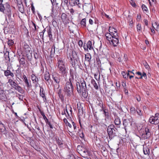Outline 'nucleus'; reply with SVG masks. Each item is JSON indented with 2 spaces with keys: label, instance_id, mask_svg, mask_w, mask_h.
<instances>
[{
  "label": "nucleus",
  "instance_id": "55",
  "mask_svg": "<svg viewBox=\"0 0 159 159\" xmlns=\"http://www.w3.org/2000/svg\"><path fill=\"white\" fill-rule=\"evenodd\" d=\"M70 12L71 13V14L72 15H73V14H74V9H72V8H71V9H70Z\"/></svg>",
  "mask_w": 159,
  "mask_h": 159
},
{
  "label": "nucleus",
  "instance_id": "54",
  "mask_svg": "<svg viewBox=\"0 0 159 159\" xmlns=\"http://www.w3.org/2000/svg\"><path fill=\"white\" fill-rule=\"evenodd\" d=\"M17 2V4L19 5H22L21 4L22 3V2L21 1V0H16Z\"/></svg>",
  "mask_w": 159,
  "mask_h": 159
},
{
  "label": "nucleus",
  "instance_id": "20",
  "mask_svg": "<svg viewBox=\"0 0 159 159\" xmlns=\"http://www.w3.org/2000/svg\"><path fill=\"white\" fill-rule=\"evenodd\" d=\"M109 33H108V34H114L115 33H117V30H116L113 28H111L110 27H109Z\"/></svg>",
  "mask_w": 159,
  "mask_h": 159
},
{
  "label": "nucleus",
  "instance_id": "26",
  "mask_svg": "<svg viewBox=\"0 0 159 159\" xmlns=\"http://www.w3.org/2000/svg\"><path fill=\"white\" fill-rule=\"evenodd\" d=\"M84 148H85L82 146L80 145H78L77 147V150L78 151H79V152H78L80 154L83 152Z\"/></svg>",
  "mask_w": 159,
  "mask_h": 159
},
{
  "label": "nucleus",
  "instance_id": "36",
  "mask_svg": "<svg viewBox=\"0 0 159 159\" xmlns=\"http://www.w3.org/2000/svg\"><path fill=\"white\" fill-rule=\"evenodd\" d=\"M81 154L84 155H87L88 154V151L85 148L83 152H82Z\"/></svg>",
  "mask_w": 159,
  "mask_h": 159
},
{
  "label": "nucleus",
  "instance_id": "10",
  "mask_svg": "<svg viewBox=\"0 0 159 159\" xmlns=\"http://www.w3.org/2000/svg\"><path fill=\"white\" fill-rule=\"evenodd\" d=\"M58 71L63 76H66L67 73L65 66L58 67Z\"/></svg>",
  "mask_w": 159,
  "mask_h": 159
},
{
  "label": "nucleus",
  "instance_id": "58",
  "mask_svg": "<svg viewBox=\"0 0 159 159\" xmlns=\"http://www.w3.org/2000/svg\"><path fill=\"white\" fill-rule=\"evenodd\" d=\"M102 150L103 151V152H105L107 151V149L106 148L104 147H102L101 148Z\"/></svg>",
  "mask_w": 159,
  "mask_h": 159
},
{
  "label": "nucleus",
  "instance_id": "47",
  "mask_svg": "<svg viewBox=\"0 0 159 159\" xmlns=\"http://www.w3.org/2000/svg\"><path fill=\"white\" fill-rule=\"evenodd\" d=\"M136 111L138 114L139 116H141L142 115L141 111L139 109H137L136 110Z\"/></svg>",
  "mask_w": 159,
  "mask_h": 159
},
{
  "label": "nucleus",
  "instance_id": "4",
  "mask_svg": "<svg viewBox=\"0 0 159 159\" xmlns=\"http://www.w3.org/2000/svg\"><path fill=\"white\" fill-rule=\"evenodd\" d=\"M69 82L66 83L65 87L64 88V91L68 96L70 97L73 94L74 87L70 81V79H69Z\"/></svg>",
  "mask_w": 159,
  "mask_h": 159
},
{
  "label": "nucleus",
  "instance_id": "41",
  "mask_svg": "<svg viewBox=\"0 0 159 159\" xmlns=\"http://www.w3.org/2000/svg\"><path fill=\"white\" fill-rule=\"evenodd\" d=\"M13 43L14 42L11 40H9L7 42V44L10 46H12L13 45Z\"/></svg>",
  "mask_w": 159,
  "mask_h": 159
},
{
  "label": "nucleus",
  "instance_id": "23",
  "mask_svg": "<svg viewBox=\"0 0 159 159\" xmlns=\"http://www.w3.org/2000/svg\"><path fill=\"white\" fill-rule=\"evenodd\" d=\"M23 77L24 78V81L25 83V85L26 86L27 89L29 90V84L28 80L25 75L23 76Z\"/></svg>",
  "mask_w": 159,
  "mask_h": 159
},
{
  "label": "nucleus",
  "instance_id": "1",
  "mask_svg": "<svg viewBox=\"0 0 159 159\" xmlns=\"http://www.w3.org/2000/svg\"><path fill=\"white\" fill-rule=\"evenodd\" d=\"M76 89L79 93H81L82 96L86 98L88 96L87 87L86 82L84 79H81L80 82H77L76 84Z\"/></svg>",
  "mask_w": 159,
  "mask_h": 159
},
{
  "label": "nucleus",
  "instance_id": "57",
  "mask_svg": "<svg viewBox=\"0 0 159 159\" xmlns=\"http://www.w3.org/2000/svg\"><path fill=\"white\" fill-rule=\"evenodd\" d=\"M80 137L82 138H84V133L82 132L80 134Z\"/></svg>",
  "mask_w": 159,
  "mask_h": 159
},
{
  "label": "nucleus",
  "instance_id": "39",
  "mask_svg": "<svg viewBox=\"0 0 159 159\" xmlns=\"http://www.w3.org/2000/svg\"><path fill=\"white\" fill-rule=\"evenodd\" d=\"M142 10L144 11H147L148 10V8L145 5H143L142 6Z\"/></svg>",
  "mask_w": 159,
  "mask_h": 159
},
{
  "label": "nucleus",
  "instance_id": "25",
  "mask_svg": "<svg viewBox=\"0 0 159 159\" xmlns=\"http://www.w3.org/2000/svg\"><path fill=\"white\" fill-rule=\"evenodd\" d=\"M15 89L16 90H17L20 93H23V90L22 89V88L20 86L18 85V84L16 86V87L15 88Z\"/></svg>",
  "mask_w": 159,
  "mask_h": 159
},
{
  "label": "nucleus",
  "instance_id": "33",
  "mask_svg": "<svg viewBox=\"0 0 159 159\" xmlns=\"http://www.w3.org/2000/svg\"><path fill=\"white\" fill-rule=\"evenodd\" d=\"M1 125V126H0V131L1 132H3L6 130V128L4 125Z\"/></svg>",
  "mask_w": 159,
  "mask_h": 159
},
{
  "label": "nucleus",
  "instance_id": "52",
  "mask_svg": "<svg viewBox=\"0 0 159 159\" xmlns=\"http://www.w3.org/2000/svg\"><path fill=\"white\" fill-rule=\"evenodd\" d=\"M70 73L72 78L73 79L74 78V74L71 69L70 70Z\"/></svg>",
  "mask_w": 159,
  "mask_h": 159
},
{
  "label": "nucleus",
  "instance_id": "19",
  "mask_svg": "<svg viewBox=\"0 0 159 159\" xmlns=\"http://www.w3.org/2000/svg\"><path fill=\"white\" fill-rule=\"evenodd\" d=\"M91 84L93 85L94 88L96 90H98V86L97 84L96 83L95 81L93 79H92L91 81Z\"/></svg>",
  "mask_w": 159,
  "mask_h": 159
},
{
  "label": "nucleus",
  "instance_id": "61",
  "mask_svg": "<svg viewBox=\"0 0 159 159\" xmlns=\"http://www.w3.org/2000/svg\"><path fill=\"white\" fill-rule=\"evenodd\" d=\"M144 23H145V25H148V21L146 19H145L144 20Z\"/></svg>",
  "mask_w": 159,
  "mask_h": 159
},
{
  "label": "nucleus",
  "instance_id": "15",
  "mask_svg": "<svg viewBox=\"0 0 159 159\" xmlns=\"http://www.w3.org/2000/svg\"><path fill=\"white\" fill-rule=\"evenodd\" d=\"M8 83H9L11 87L14 88H16V86L18 84L15 81H13L11 79H9L8 80Z\"/></svg>",
  "mask_w": 159,
  "mask_h": 159
},
{
  "label": "nucleus",
  "instance_id": "60",
  "mask_svg": "<svg viewBox=\"0 0 159 159\" xmlns=\"http://www.w3.org/2000/svg\"><path fill=\"white\" fill-rule=\"evenodd\" d=\"M89 21L90 24L92 25L93 24V21L91 19H89Z\"/></svg>",
  "mask_w": 159,
  "mask_h": 159
},
{
  "label": "nucleus",
  "instance_id": "18",
  "mask_svg": "<svg viewBox=\"0 0 159 159\" xmlns=\"http://www.w3.org/2000/svg\"><path fill=\"white\" fill-rule=\"evenodd\" d=\"M143 152L144 154L148 156L150 154V149L147 146L143 147Z\"/></svg>",
  "mask_w": 159,
  "mask_h": 159
},
{
  "label": "nucleus",
  "instance_id": "40",
  "mask_svg": "<svg viewBox=\"0 0 159 159\" xmlns=\"http://www.w3.org/2000/svg\"><path fill=\"white\" fill-rule=\"evenodd\" d=\"M137 28L138 32H140L141 30V27L140 24H138L137 26Z\"/></svg>",
  "mask_w": 159,
  "mask_h": 159
},
{
  "label": "nucleus",
  "instance_id": "46",
  "mask_svg": "<svg viewBox=\"0 0 159 159\" xmlns=\"http://www.w3.org/2000/svg\"><path fill=\"white\" fill-rule=\"evenodd\" d=\"M130 113L132 114H134L135 113V109L134 107H131L130 108Z\"/></svg>",
  "mask_w": 159,
  "mask_h": 159
},
{
  "label": "nucleus",
  "instance_id": "17",
  "mask_svg": "<svg viewBox=\"0 0 159 159\" xmlns=\"http://www.w3.org/2000/svg\"><path fill=\"white\" fill-rule=\"evenodd\" d=\"M114 123L116 125H117L118 127H120V120L118 116H116L115 117Z\"/></svg>",
  "mask_w": 159,
  "mask_h": 159
},
{
  "label": "nucleus",
  "instance_id": "53",
  "mask_svg": "<svg viewBox=\"0 0 159 159\" xmlns=\"http://www.w3.org/2000/svg\"><path fill=\"white\" fill-rule=\"evenodd\" d=\"M78 44L80 46L82 47L83 45V42L82 40H80L79 41Z\"/></svg>",
  "mask_w": 159,
  "mask_h": 159
},
{
  "label": "nucleus",
  "instance_id": "51",
  "mask_svg": "<svg viewBox=\"0 0 159 159\" xmlns=\"http://www.w3.org/2000/svg\"><path fill=\"white\" fill-rule=\"evenodd\" d=\"M31 10L34 13L35 12V8L32 3L31 4Z\"/></svg>",
  "mask_w": 159,
  "mask_h": 159
},
{
  "label": "nucleus",
  "instance_id": "27",
  "mask_svg": "<svg viewBox=\"0 0 159 159\" xmlns=\"http://www.w3.org/2000/svg\"><path fill=\"white\" fill-rule=\"evenodd\" d=\"M85 60L86 61H87L88 62H90V61L91 56L89 53H88L85 54Z\"/></svg>",
  "mask_w": 159,
  "mask_h": 159
},
{
  "label": "nucleus",
  "instance_id": "14",
  "mask_svg": "<svg viewBox=\"0 0 159 159\" xmlns=\"http://www.w3.org/2000/svg\"><path fill=\"white\" fill-rule=\"evenodd\" d=\"M4 74L6 76H11L12 77L14 76L13 73L11 71L8 67L7 68V70H4Z\"/></svg>",
  "mask_w": 159,
  "mask_h": 159
},
{
  "label": "nucleus",
  "instance_id": "38",
  "mask_svg": "<svg viewBox=\"0 0 159 159\" xmlns=\"http://www.w3.org/2000/svg\"><path fill=\"white\" fill-rule=\"evenodd\" d=\"M57 142L58 145H61L63 144L62 141L61 140H60L59 139H58L57 140Z\"/></svg>",
  "mask_w": 159,
  "mask_h": 159
},
{
  "label": "nucleus",
  "instance_id": "62",
  "mask_svg": "<svg viewBox=\"0 0 159 159\" xmlns=\"http://www.w3.org/2000/svg\"><path fill=\"white\" fill-rule=\"evenodd\" d=\"M97 75L95 74L94 75V77H95V79L97 80H99V79H100V77H98V78H97Z\"/></svg>",
  "mask_w": 159,
  "mask_h": 159
},
{
  "label": "nucleus",
  "instance_id": "22",
  "mask_svg": "<svg viewBox=\"0 0 159 159\" xmlns=\"http://www.w3.org/2000/svg\"><path fill=\"white\" fill-rule=\"evenodd\" d=\"M87 48H89L90 50H93V48L92 46V43L90 40L87 43Z\"/></svg>",
  "mask_w": 159,
  "mask_h": 159
},
{
  "label": "nucleus",
  "instance_id": "24",
  "mask_svg": "<svg viewBox=\"0 0 159 159\" xmlns=\"http://www.w3.org/2000/svg\"><path fill=\"white\" fill-rule=\"evenodd\" d=\"M31 80L33 83H37L38 81V78L34 74L32 75H31Z\"/></svg>",
  "mask_w": 159,
  "mask_h": 159
},
{
  "label": "nucleus",
  "instance_id": "16",
  "mask_svg": "<svg viewBox=\"0 0 159 159\" xmlns=\"http://www.w3.org/2000/svg\"><path fill=\"white\" fill-rule=\"evenodd\" d=\"M47 31L48 33V37L49 38V39L50 40H51V39H52V29H51V27L50 26L47 27Z\"/></svg>",
  "mask_w": 159,
  "mask_h": 159
},
{
  "label": "nucleus",
  "instance_id": "5",
  "mask_svg": "<svg viewBox=\"0 0 159 159\" xmlns=\"http://www.w3.org/2000/svg\"><path fill=\"white\" fill-rule=\"evenodd\" d=\"M128 116L126 119L123 120V125L125 130H126V127L131 126L132 124L133 119L132 117L129 115H128Z\"/></svg>",
  "mask_w": 159,
  "mask_h": 159
},
{
  "label": "nucleus",
  "instance_id": "45",
  "mask_svg": "<svg viewBox=\"0 0 159 159\" xmlns=\"http://www.w3.org/2000/svg\"><path fill=\"white\" fill-rule=\"evenodd\" d=\"M123 77L125 78H128L127 75L126 74V73L125 71H123L121 73Z\"/></svg>",
  "mask_w": 159,
  "mask_h": 159
},
{
  "label": "nucleus",
  "instance_id": "30",
  "mask_svg": "<svg viewBox=\"0 0 159 159\" xmlns=\"http://www.w3.org/2000/svg\"><path fill=\"white\" fill-rule=\"evenodd\" d=\"M16 73H15L16 76L19 79V77H20L21 74V71L20 70L18 69L16 70Z\"/></svg>",
  "mask_w": 159,
  "mask_h": 159
},
{
  "label": "nucleus",
  "instance_id": "12",
  "mask_svg": "<svg viewBox=\"0 0 159 159\" xmlns=\"http://www.w3.org/2000/svg\"><path fill=\"white\" fill-rule=\"evenodd\" d=\"M57 60L58 67L65 66L64 59L63 58L59 57Z\"/></svg>",
  "mask_w": 159,
  "mask_h": 159
},
{
  "label": "nucleus",
  "instance_id": "64",
  "mask_svg": "<svg viewBox=\"0 0 159 159\" xmlns=\"http://www.w3.org/2000/svg\"><path fill=\"white\" fill-rule=\"evenodd\" d=\"M20 100H22L23 99V97L22 95H20L19 98Z\"/></svg>",
  "mask_w": 159,
  "mask_h": 159
},
{
  "label": "nucleus",
  "instance_id": "50",
  "mask_svg": "<svg viewBox=\"0 0 159 159\" xmlns=\"http://www.w3.org/2000/svg\"><path fill=\"white\" fill-rule=\"evenodd\" d=\"M46 123L49 125L51 129H53V126L51 124V123L49 121H48V122H46Z\"/></svg>",
  "mask_w": 159,
  "mask_h": 159
},
{
  "label": "nucleus",
  "instance_id": "8",
  "mask_svg": "<svg viewBox=\"0 0 159 159\" xmlns=\"http://www.w3.org/2000/svg\"><path fill=\"white\" fill-rule=\"evenodd\" d=\"M62 75H60L58 73H55L52 75V79L54 82L58 84V87H59V84L61 81Z\"/></svg>",
  "mask_w": 159,
  "mask_h": 159
},
{
  "label": "nucleus",
  "instance_id": "63",
  "mask_svg": "<svg viewBox=\"0 0 159 159\" xmlns=\"http://www.w3.org/2000/svg\"><path fill=\"white\" fill-rule=\"evenodd\" d=\"M118 61L120 62H122L123 63V60L121 59V58L120 57H119L118 58Z\"/></svg>",
  "mask_w": 159,
  "mask_h": 159
},
{
  "label": "nucleus",
  "instance_id": "34",
  "mask_svg": "<svg viewBox=\"0 0 159 159\" xmlns=\"http://www.w3.org/2000/svg\"><path fill=\"white\" fill-rule=\"evenodd\" d=\"M41 115L43 116V118L45 120V122H48V120L47 118L45 116V115H44V113L43 112H41Z\"/></svg>",
  "mask_w": 159,
  "mask_h": 159
},
{
  "label": "nucleus",
  "instance_id": "11",
  "mask_svg": "<svg viewBox=\"0 0 159 159\" xmlns=\"http://www.w3.org/2000/svg\"><path fill=\"white\" fill-rule=\"evenodd\" d=\"M69 3L72 6L77 5L79 8H81L82 6L84 7V6L80 3V0H70Z\"/></svg>",
  "mask_w": 159,
  "mask_h": 159
},
{
  "label": "nucleus",
  "instance_id": "37",
  "mask_svg": "<svg viewBox=\"0 0 159 159\" xmlns=\"http://www.w3.org/2000/svg\"><path fill=\"white\" fill-rule=\"evenodd\" d=\"M67 17V15L65 13H63L61 15V19L62 20H65Z\"/></svg>",
  "mask_w": 159,
  "mask_h": 159
},
{
  "label": "nucleus",
  "instance_id": "56",
  "mask_svg": "<svg viewBox=\"0 0 159 159\" xmlns=\"http://www.w3.org/2000/svg\"><path fill=\"white\" fill-rule=\"evenodd\" d=\"M142 75L143 77L145 79H146L147 78V76L146 74L143 72V74H142Z\"/></svg>",
  "mask_w": 159,
  "mask_h": 159
},
{
  "label": "nucleus",
  "instance_id": "31",
  "mask_svg": "<svg viewBox=\"0 0 159 159\" xmlns=\"http://www.w3.org/2000/svg\"><path fill=\"white\" fill-rule=\"evenodd\" d=\"M32 29L34 30H36L37 28H38V27L34 23L33 21H32Z\"/></svg>",
  "mask_w": 159,
  "mask_h": 159
},
{
  "label": "nucleus",
  "instance_id": "48",
  "mask_svg": "<svg viewBox=\"0 0 159 159\" xmlns=\"http://www.w3.org/2000/svg\"><path fill=\"white\" fill-rule=\"evenodd\" d=\"M55 46H52L51 48V54H52L53 52L54 53L55 52Z\"/></svg>",
  "mask_w": 159,
  "mask_h": 159
},
{
  "label": "nucleus",
  "instance_id": "9",
  "mask_svg": "<svg viewBox=\"0 0 159 159\" xmlns=\"http://www.w3.org/2000/svg\"><path fill=\"white\" fill-rule=\"evenodd\" d=\"M70 58L71 63L72 66H73V65H75V60L77 61V59L78 58V56L77 53L75 51H72L71 54L70 56Z\"/></svg>",
  "mask_w": 159,
  "mask_h": 159
},
{
  "label": "nucleus",
  "instance_id": "13",
  "mask_svg": "<svg viewBox=\"0 0 159 159\" xmlns=\"http://www.w3.org/2000/svg\"><path fill=\"white\" fill-rule=\"evenodd\" d=\"M101 107H102V109L100 110V111H103V113L105 115V116L106 117L105 119V120H106V119H108L109 117V112H108V111L107 110H106L104 108L103 105L102 104H101Z\"/></svg>",
  "mask_w": 159,
  "mask_h": 159
},
{
  "label": "nucleus",
  "instance_id": "29",
  "mask_svg": "<svg viewBox=\"0 0 159 159\" xmlns=\"http://www.w3.org/2000/svg\"><path fill=\"white\" fill-rule=\"evenodd\" d=\"M80 24L82 25V27L83 28H84L86 27V19L85 18H84L80 22Z\"/></svg>",
  "mask_w": 159,
  "mask_h": 159
},
{
  "label": "nucleus",
  "instance_id": "43",
  "mask_svg": "<svg viewBox=\"0 0 159 159\" xmlns=\"http://www.w3.org/2000/svg\"><path fill=\"white\" fill-rule=\"evenodd\" d=\"M18 7L19 11L21 13H22L24 11V9L23 8V5H22L20 6H18Z\"/></svg>",
  "mask_w": 159,
  "mask_h": 159
},
{
  "label": "nucleus",
  "instance_id": "44",
  "mask_svg": "<svg viewBox=\"0 0 159 159\" xmlns=\"http://www.w3.org/2000/svg\"><path fill=\"white\" fill-rule=\"evenodd\" d=\"M143 65L145 66V67L146 68V69H148L149 68H150L149 66V65L148 64V63L146 62H145L143 63Z\"/></svg>",
  "mask_w": 159,
  "mask_h": 159
},
{
  "label": "nucleus",
  "instance_id": "3",
  "mask_svg": "<svg viewBox=\"0 0 159 159\" xmlns=\"http://www.w3.org/2000/svg\"><path fill=\"white\" fill-rule=\"evenodd\" d=\"M117 129L113 125H110L108 126L107 131L110 140L113 139L117 136Z\"/></svg>",
  "mask_w": 159,
  "mask_h": 159
},
{
  "label": "nucleus",
  "instance_id": "35",
  "mask_svg": "<svg viewBox=\"0 0 159 159\" xmlns=\"http://www.w3.org/2000/svg\"><path fill=\"white\" fill-rule=\"evenodd\" d=\"M5 10V7L4 6L3 4H0V11L3 12H4Z\"/></svg>",
  "mask_w": 159,
  "mask_h": 159
},
{
  "label": "nucleus",
  "instance_id": "59",
  "mask_svg": "<svg viewBox=\"0 0 159 159\" xmlns=\"http://www.w3.org/2000/svg\"><path fill=\"white\" fill-rule=\"evenodd\" d=\"M88 86L87 87V90L88 89H89L90 88H92L90 86V84L89 83H88Z\"/></svg>",
  "mask_w": 159,
  "mask_h": 159
},
{
  "label": "nucleus",
  "instance_id": "32",
  "mask_svg": "<svg viewBox=\"0 0 159 159\" xmlns=\"http://www.w3.org/2000/svg\"><path fill=\"white\" fill-rule=\"evenodd\" d=\"M122 60L123 63H124V62H126L128 60V57L126 54H124Z\"/></svg>",
  "mask_w": 159,
  "mask_h": 159
},
{
  "label": "nucleus",
  "instance_id": "49",
  "mask_svg": "<svg viewBox=\"0 0 159 159\" xmlns=\"http://www.w3.org/2000/svg\"><path fill=\"white\" fill-rule=\"evenodd\" d=\"M68 159H75V158L74 155H71L69 156Z\"/></svg>",
  "mask_w": 159,
  "mask_h": 159
},
{
  "label": "nucleus",
  "instance_id": "2",
  "mask_svg": "<svg viewBox=\"0 0 159 159\" xmlns=\"http://www.w3.org/2000/svg\"><path fill=\"white\" fill-rule=\"evenodd\" d=\"M105 36L110 44L114 47H116L119 43V38L117 33L114 34H110L106 33Z\"/></svg>",
  "mask_w": 159,
  "mask_h": 159
},
{
  "label": "nucleus",
  "instance_id": "42",
  "mask_svg": "<svg viewBox=\"0 0 159 159\" xmlns=\"http://www.w3.org/2000/svg\"><path fill=\"white\" fill-rule=\"evenodd\" d=\"M19 62L20 65H23L25 63V59L22 58L19 60Z\"/></svg>",
  "mask_w": 159,
  "mask_h": 159
},
{
  "label": "nucleus",
  "instance_id": "21",
  "mask_svg": "<svg viewBox=\"0 0 159 159\" xmlns=\"http://www.w3.org/2000/svg\"><path fill=\"white\" fill-rule=\"evenodd\" d=\"M50 78V75L49 73L48 72H46V74L44 75V78L47 82L49 84H50V83L48 82Z\"/></svg>",
  "mask_w": 159,
  "mask_h": 159
},
{
  "label": "nucleus",
  "instance_id": "7",
  "mask_svg": "<svg viewBox=\"0 0 159 159\" xmlns=\"http://www.w3.org/2000/svg\"><path fill=\"white\" fill-rule=\"evenodd\" d=\"M150 122L152 124L157 125L159 123V114L156 113L155 116H152L149 119Z\"/></svg>",
  "mask_w": 159,
  "mask_h": 159
},
{
  "label": "nucleus",
  "instance_id": "28",
  "mask_svg": "<svg viewBox=\"0 0 159 159\" xmlns=\"http://www.w3.org/2000/svg\"><path fill=\"white\" fill-rule=\"evenodd\" d=\"M5 97L6 95L3 91L0 90V98L2 99H5Z\"/></svg>",
  "mask_w": 159,
  "mask_h": 159
},
{
  "label": "nucleus",
  "instance_id": "6",
  "mask_svg": "<svg viewBox=\"0 0 159 159\" xmlns=\"http://www.w3.org/2000/svg\"><path fill=\"white\" fill-rule=\"evenodd\" d=\"M151 135V133L149 128L146 127L145 129V133L141 135L142 139H146L150 138Z\"/></svg>",
  "mask_w": 159,
  "mask_h": 159
}]
</instances>
